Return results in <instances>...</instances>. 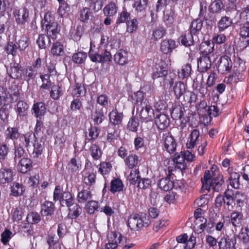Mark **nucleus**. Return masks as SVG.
<instances>
[{"label":"nucleus","instance_id":"obj_1","mask_svg":"<svg viewBox=\"0 0 249 249\" xmlns=\"http://www.w3.org/2000/svg\"><path fill=\"white\" fill-rule=\"evenodd\" d=\"M176 74L171 71H168L164 68H160V70L154 72L152 74L153 79H159L160 85L164 88H169L174 83L176 78Z\"/></svg>","mask_w":249,"mask_h":249},{"label":"nucleus","instance_id":"obj_2","mask_svg":"<svg viewBox=\"0 0 249 249\" xmlns=\"http://www.w3.org/2000/svg\"><path fill=\"white\" fill-rule=\"evenodd\" d=\"M151 221L145 213L131 214L128 219V226L134 231H139L143 227H148Z\"/></svg>","mask_w":249,"mask_h":249},{"label":"nucleus","instance_id":"obj_3","mask_svg":"<svg viewBox=\"0 0 249 249\" xmlns=\"http://www.w3.org/2000/svg\"><path fill=\"white\" fill-rule=\"evenodd\" d=\"M142 122L147 123L152 121L155 118L154 110L146 101H141L137 108Z\"/></svg>","mask_w":249,"mask_h":249},{"label":"nucleus","instance_id":"obj_4","mask_svg":"<svg viewBox=\"0 0 249 249\" xmlns=\"http://www.w3.org/2000/svg\"><path fill=\"white\" fill-rule=\"evenodd\" d=\"M233 66V74L236 77L238 80H241L244 78V75L243 73L246 70L245 62L240 57L235 59Z\"/></svg>","mask_w":249,"mask_h":249},{"label":"nucleus","instance_id":"obj_5","mask_svg":"<svg viewBox=\"0 0 249 249\" xmlns=\"http://www.w3.org/2000/svg\"><path fill=\"white\" fill-rule=\"evenodd\" d=\"M164 149L168 153L171 154L175 152L177 147V142L174 138L170 133L163 134L162 139Z\"/></svg>","mask_w":249,"mask_h":249},{"label":"nucleus","instance_id":"obj_6","mask_svg":"<svg viewBox=\"0 0 249 249\" xmlns=\"http://www.w3.org/2000/svg\"><path fill=\"white\" fill-rule=\"evenodd\" d=\"M123 239L125 240L120 233L111 232L109 237V242L106 244V248L107 249H116L118 246H123Z\"/></svg>","mask_w":249,"mask_h":249},{"label":"nucleus","instance_id":"obj_7","mask_svg":"<svg viewBox=\"0 0 249 249\" xmlns=\"http://www.w3.org/2000/svg\"><path fill=\"white\" fill-rule=\"evenodd\" d=\"M232 67V63L231 58L225 55L221 56L217 62V69L221 73L224 74L231 71Z\"/></svg>","mask_w":249,"mask_h":249},{"label":"nucleus","instance_id":"obj_8","mask_svg":"<svg viewBox=\"0 0 249 249\" xmlns=\"http://www.w3.org/2000/svg\"><path fill=\"white\" fill-rule=\"evenodd\" d=\"M236 239L235 236L224 235L218 242L219 249H236Z\"/></svg>","mask_w":249,"mask_h":249},{"label":"nucleus","instance_id":"obj_9","mask_svg":"<svg viewBox=\"0 0 249 249\" xmlns=\"http://www.w3.org/2000/svg\"><path fill=\"white\" fill-rule=\"evenodd\" d=\"M36 140L35 134L31 131L28 132L20 137L19 145L27 148L33 144L35 142H36Z\"/></svg>","mask_w":249,"mask_h":249},{"label":"nucleus","instance_id":"obj_10","mask_svg":"<svg viewBox=\"0 0 249 249\" xmlns=\"http://www.w3.org/2000/svg\"><path fill=\"white\" fill-rule=\"evenodd\" d=\"M14 16L17 24L23 25L28 20L29 12L25 8H21L19 10H16L13 12Z\"/></svg>","mask_w":249,"mask_h":249},{"label":"nucleus","instance_id":"obj_11","mask_svg":"<svg viewBox=\"0 0 249 249\" xmlns=\"http://www.w3.org/2000/svg\"><path fill=\"white\" fill-rule=\"evenodd\" d=\"M155 123L157 127L163 130L168 127L170 120L168 116L164 114L158 113L155 116Z\"/></svg>","mask_w":249,"mask_h":249},{"label":"nucleus","instance_id":"obj_12","mask_svg":"<svg viewBox=\"0 0 249 249\" xmlns=\"http://www.w3.org/2000/svg\"><path fill=\"white\" fill-rule=\"evenodd\" d=\"M200 133L198 130L195 129L189 135L186 146L187 149H192L199 143Z\"/></svg>","mask_w":249,"mask_h":249},{"label":"nucleus","instance_id":"obj_13","mask_svg":"<svg viewBox=\"0 0 249 249\" xmlns=\"http://www.w3.org/2000/svg\"><path fill=\"white\" fill-rule=\"evenodd\" d=\"M32 167V161L31 159L27 158H22L19 160L17 166L18 172L25 174L30 171Z\"/></svg>","mask_w":249,"mask_h":249},{"label":"nucleus","instance_id":"obj_14","mask_svg":"<svg viewBox=\"0 0 249 249\" xmlns=\"http://www.w3.org/2000/svg\"><path fill=\"white\" fill-rule=\"evenodd\" d=\"M178 45L176 41L172 39H164L160 44V50L165 54L170 53L175 49Z\"/></svg>","mask_w":249,"mask_h":249},{"label":"nucleus","instance_id":"obj_15","mask_svg":"<svg viewBox=\"0 0 249 249\" xmlns=\"http://www.w3.org/2000/svg\"><path fill=\"white\" fill-rule=\"evenodd\" d=\"M13 179V172L8 168H2L0 169V182L5 184L11 182Z\"/></svg>","mask_w":249,"mask_h":249},{"label":"nucleus","instance_id":"obj_16","mask_svg":"<svg viewBox=\"0 0 249 249\" xmlns=\"http://www.w3.org/2000/svg\"><path fill=\"white\" fill-rule=\"evenodd\" d=\"M211 67V61L209 56H202L197 61V68L201 72L207 71Z\"/></svg>","mask_w":249,"mask_h":249},{"label":"nucleus","instance_id":"obj_17","mask_svg":"<svg viewBox=\"0 0 249 249\" xmlns=\"http://www.w3.org/2000/svg\"><path fill=\"white\" fill-rule=\"evenodd\" d=\"M124 115L123 113L119 112L116 108L112 110L109 114L110 123L113 125H119L122 122Z\"/></svg>","mask_w":249,"mask_h":249},{"label":"nucleus","instance_id":"obj_18","mask_svg":"<svg viewBox=\"0 0 249 249\" xmlns=\"http://www.w3.org/2000/svg\"><path fill=\"white\" fill-rule=\"evenodd\" d=\"M21 66L18 63H14L8 70L9 76L14 79H19L22 77Z\"/></svg>","mask_w":249,"mask_h":249},{"label":"nucleus","instance_id":"obj_19","mask_svg":"<svg viewBox=\"0 0 249 249\" xmlns=\"http://www.w3.org/2000/svg\"><path fill=\"white\" fill-rule=\"evenodd\" d=\"M75 202L73 197L70 192H63L61 193L60 204L62 207L68 208Z\"/></svg>","mask_w":249,"mask_h":249},{"label":"nucleus","instance_id":"obj_20","mask_svg":"<svg viewBox=\"0 0 249 249\" xmlns=\"http://www.w3.org/2000/svg\"><path fill=\"white\" fill-rule=\"evenodd\" d=\"M115 62L120 65H124L128 62L127 52L124 50H120L114 56Z\"/></svg>","mask_w":249,"mask_h":249},{"label":"nucleus","instance_id":"obj_21","mask_svg":"<svg viewBox=\"0 0 249 249\" xmlns=\"http://www.w3.org/2000/svg\"><path fill=\"white\" fill-rule=\"evenodd\" d=\"M69 213L68 217L71 219H75L78 217L82 213V208L76 203H74L68 207Z\"/></svg>","mask_w":249,"mask_h":249},{"label":"nucleus","instance_id":"obj_22","mask_svg":"<svg viewBox=\"0 0 249 249\" xmlns=\"http://www.w3.org/2000/svg\"><path fill=\"white\" fill-rule=\"evenodd\" d=\"M120 137V131L116 128H111L109 125L107 135V141L112 144L114 143Z\"/></svg>","mask_w":249,"mask_h":249},{"label":"nucleus","instance_id":"obj_23","mask_svg":"<svg viewBox=\"0 0 249 249\" xmlns=\"http://www.w3.org/2000/svg\"><path fill=\"white\" fill-rule=\"evenodd\" d=\"M21 71L23 79L27 82L34 79L37 74V70L32 66H28L26 68L22 69Z\"/></svg>","mask_w":249,"mask_h":249},{"label":"nucleus","instance_id":"obj_24","mask_svg":"<svg viewBox=\"0 0 249 249\" xmlns=\"http://www.w3.org/2000/svg\"><path fill=\"white\" fill-rule=\"evenodd\" d=\"M173 160L176 168L179 169L180 170L186 168V165L184 163L185 159L182 152L176 153Z\"/></svg>","mask_w":249,"mask_h":249},{"label":"nucleus","instance_id":"obj_25","mask_svg":"<svg viewBox=\"0 0 249 249\" xmlns=\"http://www.w3.org/2000/svg\"><path fill=\"white\" fill-rule=\"evenodd\" d=\"M54 211V205L51 201H46L41 205V213L43 216H51Z\"/></svg>","mask_w":249,"mask_h":249},{"label":"nucleus","instance_id":"obj_26","mask_svg":"<svg viewBox=\"0 0 249 249\" xmlns=\"http://www.w3.org/2000/svg\"><path fill=\"white\" fill-rule=\"evenodd\" d=\"M225 198L224 204L227 206L229 210L233 209L235 205L233 196V192L232 190L227 189L224 193Z\"/></svg>","mask_w":249,"mask_h":249},{"label":"nucleus","instance_id":"obj_27","mask_svg":"<svg viewBox=\"0 0 249 249\" xmlns=\"http://www.w3.org/2000/svg\"><path fill=\"white\" fill-rule=\"evenodd\" d=\"M118 11V6L113 1L109 2L103 9V13L107 17H112L114 16Z\"/></svg>","mask_w":249,"mask_h":249},{"label":"nucleus","instance_id":"obj_28","mask_svg":"<svg viewBox=\"0 0 249 249\" xmlns=\"http://www.w3.org/2000/svg\"><path fill=\"white\" fill-rule=\"evenodd\" d=\"M17 112L20 118L26 117L28 115L29 105L23 101H19L17 105Z\"/></svg>","mask_w":249,"mask_h":249},{"label":"nucleus","instance_id":"obj_29","mask_svg":"<svg viewBox=\"0 0 249 249\" xmlns=\"http://www.w3.org/2000/svg\"><path fill=\"white\" fill-rule=\"evenodd\" d=\"M194 36L193 34L189 31L185 32L180 37L179 39L181 43L186 47L192 45L194 41Z\"/></svg>","mask_w":249,"mask_h":249},{"label":"nucleus","instance_id":"obj_30","mask_svg":"<svg viewBox=\"0 0 249 249\" xmlns=\"http://www.w3.org/2000/svg\"><path fill=\"white\" fill-rule=\"evenodd\" d=\"M35 116L36 118H40L46 113V108L44 103L38 102L34 104L32 108Z\"/></svg>","mask_w":249,"mask_h":249},{"label":"nucleus","instance_id":"obj_31","mask_svg":"<svg viewBox=\"0 0 249 249\" xmlns=\"http://www.w3.org/2000/svg\"><path fill=\"white\" fill-rule=\"evenodd\" d=\"M173 91L176 98L179 99L182 95L186 93L184 84L180 81L176 82L173 86Z\"/></svg>","mask_w":249,"mask_h":249},{"label":"nucleus","instance_id":"obj_32","mask_svg":"<svg viewBox=\"0 0 249 249\" xmlns=\"http://www.w3.org/2000/svg\"><path fill=\"white\" fill-rule=\"evenodd\" d=\"M92 17V13L90 8L83 7L79 11L78 19L83 22H87L90 17Z\"/></svg>","mask_w":249,"mask_h":249},{"label":"nucleus","instance_id":"obj_33","mask_svg":"<svg viewBox=\"0 0 249 249\" xmlns=\"http://www.w3.org/2000/svg\"><path fill=\"white\" fill-rule=\"evenodd\" d=\"M232 24L231 18L227 16L222 17L217 23V27L220 32H223Z\"/></svg>","mask_w":249,"mask_h":249},{"label":"nucleus","instance_id":"obj_34","mask_svg":"<svg viewBox=\"0 0 249 249\" xmlns=\"http://www.w3.org/2000/svg\"><path fill=\"white\" fill-rule=\"evenodd\" d=\"M214 44L210 41H205L201 43L199 50L203 56H208L213 50Z\"/></svg>","mask_w":249,"mask_h":249},{"label":"nucleus","instance_id":"obj_35","mask_svg":"<svg viewBox=\"0 0 249 249\" xmlns=\"http://www.w3.org/2000/svg\"><path fill=\"white\" fill-rule=\"evenodd\" d=\"M158 185L161 190L168 191L173 188L174 183L168 177H166L159 181Z\"/></svg>","mask_w":249,"mask_h":249},{"label":"nucleus","instance_id":"obj_36","mask_svg":"<svg viewBox=\"0 0 249 249\" xmlns=\"http://www.w3.org/2000/svg\"><path fill=\"white\" fill-rule=\"evenodd\" d=\"M148 3V0H136L134 4L133 7L135 8L137 12L142 13L144 16L145 15L146 8Z\"/></svg>","mask_w":249,"mask_h":249},{"label":"nucleus","instance_id":"obj_37","mask_svg":"<svg viewBox=\"0 0 249 249\" xmlns=\"http://www.w3.org/2000/svg\"><path fill=\"white\" fill-rule=\"evenodd\" d=\"M91 118L93 120L94 124H101L105 119V115L102 109L97 108L91 114Z\"/></svg>","mask_w":249,"mask_h":249},{"label":"nucleus","instance_id":"obj_38","mask_svg":"<svg viewBox=\"0 0 249 249\" xmlns=\"http://www.w3.org/2000/svg\"><path fill=\"white\" fill-rule=\"evenodd\" d=\"M92 198V194L89 191L82 190L77 194V201L79 203H83L88 202Z\"/></svg>","mask_w":249,"mask_h":249},{"label":"nucleus","instance_id":"obj_39","mask_svg":"<svg viewBox=\"0 0 249 249\" xmlns=\"http://www.w3.org/2000/svg\"><path fill=\"white\" fill-rule=\"evenodd\" d=\"M50 36L46 35H40L39 36L36 43L40 49H45L48 47L51 43Z\"/></svg>","mask_w":249,"mask_h":249},{"label":"nucleus","instance_id":"obj_40","mask_svg":"<svg viewBox=\"0 0 249 249\" xmlns=\"http://www.w3.org/2000/svg\"><path fill=\"white\" fill-rule=\"evenodd\" d=\"M213 181V179L211 178L210 172L209 170L206 171L203 178H201L202 188L209 191L211 188V184Z\"/></svg>","mask_w":249,"mask_h":249},{"label":"nucleus","instance_id":"obj_41","mask_svg":"<svg viewBox=\"0 0 249 249\" xmlns=\"http://www.w3.org/2000/svg\"><path fill=\"white\" fill-rule=\"evenodd\" d=\"M140 162L139 157L136 155H129L125 160V163L129 168L136 167Z\"/></svg>","mask_w":249,"mask_h":249},{"label":"nucleus","instance_id":"obj_42","mask_svg":"<svg viewBox=\"0 0 249 249\" xmlns=\"http://www.w3.org/2000/svg\"><path fill=\"white\" fill-rule=\"evenodd\" d=\"M46 30L47 35L53 39L56 38L57 35L60 32V27L58 26L57 23H54L51 26L46 27Z\"/></svg>","mask_w":249,"mask_h":249},{"label":"nucleus","instance_id":"obj_43","mask_svg":"<svg viewBox=\"0 0 249 249\" xmlns=\"http://www.w3.org/2000/svg\"><path fill=\"white\" fill-rule=\"evenodd\" d=\"M124 184L119 178H114L111 181L110 191L112 193L123 191Z\"/></svg>","mask_w":249,"mask_h":249},{"label":"nucleus","instance_id":"obj_44","mask_svg":"<svg viewBox=\"0 0 249 249\" xmlns=\"http://www.w3.org/2000/svg\"><path fill=\"white\" fill-rule=\"evenodd\" d=\"M81 164L80 161L75 158H72L68 164L69 171L73 174L78 173L80 170Z\"/></svg>","mask_w":249,"mask_h":249},{"label":"nucleus","instance_id":"obj_45","mask_svg":"<svg viewBox=\"0 0 249 249\" xmlns=\"http://www.w3.org/2000/svg\"><path fill=\"white\" fill-rule=\"evenodd\" d=\"M130 18V14L125 9H123V11L118 14L116 23L117 25L123 23H126Z\"/></svg>","mask_w":249,"mask_h":249},{"label":"nucleus","instance_id":"obj_46","mask_svg":"<svg viewBox=\"0 0 249 249\" xmlns=\"http://www.w3.org/2000/svg\"><path fill=\"white\" fill-rule=\"evenodd\" d=\"M224 182L223 176H219L217 178H213V181L211 184V187L215 192H221L223 190L222 185Z\"/></svg>","mask_w":249,"mask_h":249},{"label":"nucleus","instance_id":"obj_47","mask_svg":"<svg viewBox=\"0 0 249 249\" xmlns=\"http://www.w3.org/2000/svg\"><path fill=\"white\" fill-rule=\"evenodd\" d=\"M202 24V22L200 19L194 20L192 22L189 32L196 36L201 29Z\"/></svg>","mask_w":249,"mask_h":249},{"label":"nucleus","instance_id":"obj_48","mask_svg":"<svg viewBox=\"0 0 249 249\" xmlns=\"http://www.w3.org/2000/svg\"><path fill=\"white\" fill-rule=\"evenodd\" d=\"M139 126V122L137 118L132 116L129 120L127 125V129L129 131L133 132L137 131L138 126Z\"/></svg>","mask_w":249,"mask_h":249},{"label":"nucleus","instance_id":"obj_49","mask_svg":"<svg viewBox=\"0 0 249 249\" xmlns=\"http://www.w3.org/2000/svg\"><path fill=\"white\" fill-rule=\"evenodd\" d=\"M6 139L15 140L19 136L17 128L15 127H8L5 131Z\"/></svg>","mask_w":249,"mask_h":249},{"label":"nucleus","instance_id":"obj_50","mask_svg":"<svg viewBox=\"0 0 249 249\" xmlns=\"http://www.w3.org/2000/svg\"><path fill=\"white\" fill-rule=\"evenodd\" d=\"M187 239L188 235L186 233L178 236L176 237L178 243L175 246V249H184V246Z\"/></svg>","mask_w":249,"mask_h":249},{"label":"nucleus","instance_id":"obj_51","mask_svg":"<svg viewBox=\"0 0 249 249\" xmlns=\"http://www.w3.org/2000/svg\"><path fill=\"white\" fill-rule=\"evenodd\" d=\"M63 46L59 42L53 44L51 49V53L55 56H61L64 53Z\"/></svg>","mask_w":249,"mask_h":249},{"label":"nucleus","instance_id":"obj_52","mask_svg":"<svg viewBox=\"0 0 249 249\" xmlns=\"http://www.w3.org/2000/svg\"><path fill=\"white\" fill-rule=\"evenodd\" d=\"M90 155L94 160H98L101 157L102 152L98 145L93 144L90 147Z\"/></svg>","mask_w":249,"mask_h":249},{"label":"nucleus","instance_id":"obj_53","mask_svg":"<svg viewBox=\"0 0 249 249\" xmlns=\"http://www.w3.org/2000/svg\"><path fill=\"white\" fill-rule=\"evenodd\" d=\"M223 7V4L220 0H216L213 1L209 6V10L213 13L220 12Z\"/></svg>","mask_w":249,"mask_h":249},{"label":"nucleus","instance_id":"obj_54","mask_svg":"<svg viewBox=\"0 0 249 249\" xmlns=\"http://www.w3.org/2000/svg\"><path fill=\"white\" fill-rule=\"evenodd\" d=\"M231 222L235 227L239 226L241 224L242 215L238 212H234L231 215Z\"/></svg>","mask_w":249,"mask_h":249},{"label":"nucleus","instance_id":"obj_55","mask_svg":"<svg viewBox=\"0 0 249 249\" xmlns=\"http://www.w3.org/2000/svg\"><path fill=\"white\" fill-rule=\"evenodd\" d=\"M17 44L19 50L24 51L29 46V38L26 36L22 35L20 36Z\"/></svg>","mask_w":249,"mask_h":249},{"label":"nucleus","instance_id":"obj_56","mask_svg":"<svg viewBox=\"0 0 249 249\" xmlns=\"http://www.w3.org/2000/svg\"><path fill=\"white\" fill-rule=\"evenodd\" d=\"M238 238L244 243L249 242V229L248 227L242 228L238 235Z\"/></svg>","mask_w":249,"mask_h":249},{"label":"nucleus","instance_id":"obj_57","mask_svg":"<svg viewBox=\"0 0 249 249\" xmlns=\"http://www.w3.org/2000/svg\"><path fill=\"white\" fill-rule=\"evenodd\" d=\"M40 78L41 79L42 84L41 88L45 89H49L52 88V83L50 79V75L47 74L40 75Z\"/></svg>","mask_w":249,"mask_h":249},{"label":"nucleus","instance_id":"obj_58","mask_svg":"<svg viewBox=\"0 0 249 249\" xmlns=\"http://www.w3.org/2000/svg\"><path fill=\"white\" fill-rule=\"evenodd\" d=\"M23 192V186L22 184L18 182H14L11 187V193L14 196H18L22 194Z\"/></svg>","mask_w":249,"mask_h":249},{"label":"nucleus","instance_id":"obj_59","mask_svg":"<svg viewBox=\"0 0 249 249\" xmlns=\"http://www.w3.org/2000/svg\"><path fill=\"white\" fill-rule=\"evenodd\" d=\"M96 181V175L93 173H88L84 177L83 182L88 186H91L95 184Z\"/></svg>","mask_w":249,"mask_h":249},{"label":"nucleus","instance_id":"obj_60","mask_svg":"<svg viewBox=\"0 0 249 249\" xmlns=\"http://www.w3.org/2000/svg\"><path fill=\"white\" fill-rule=\"evenodd\" d=\"M50 96L54 100H58L62 95V90L57 85H53L51 88Z\"/></svg>","mask_w":249,"mask_h":249},{"label":"nucleus","instance_id":"obj_61","mask_svg":"<svg viewBox=\"0 0 249 249\" xmlns=\"http://www.w3.org/2000/svg\"><path fill=\"white\" fill-rule=\"evenodd\" d=\"M34 145V151L33 152V156L35 158H38L40 156L44 148V145L41 143V142H39L36 141L33 144Z\"/></svg>","mask_w":249,"mask_h":249},{"label":"nucleus","instance_id":"obj_62","mask_svg":"<svg viewBox=\"0 0 249 249\" xmlns=\"http://www.w3.org/2000/svg\"><path fill=\"white\" fill-rule=\"evenodd\" d=\"M26 220L29 224L37 223L40 221V216L37 213L32 212L27 215Z\"/></svg>","mask_w":249,"mask_h":249},{"label":"nucleus","instance_id":"obj_63","mask_svg":"<svg viewBox=\"0 0 249 249\" xmlns=\"http://www.w3.org/2000/svg\"><path fill=\"white\" fill-rule=\"evenodd\" d=\"M87 57V53L83 52H78L74 53L72 57V60L77 64H82L83 63Z\"/></svg>","mask_w":249,"mask_h":249},{"label":"nucleus","instance_id":"obj_64","mask_svg":"<svg viewBox=\"0 0 249 249\" xmlns=\"http://www.w3.org/2000/svg\"><path fill=\"white\" fill-rule=\"evenodd\" d=\"M233 196L234 202H236L239 206H241L243 205V202L246 199V196L244 193L238 191H235L234 193L233 192Z\"/></svg>","mask_w":249,"mask_h":249}]
</instances>
